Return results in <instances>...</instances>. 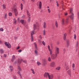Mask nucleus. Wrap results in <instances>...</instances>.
I'll list each match as a JSON object with an SVG mask.
<instances>
[{
    "label": "nucleus",
    "instance_id": "nucleus-1",
    "mask_svg": "<svg viewBox=\"0 0 79 79\" xmlns=\"http://www.w3.org/2000/svg\"><path fill=\"white\" fill-rule=\"evenodd\" d=\"M36 5H37V6H39V9H41V8H42V2L39 1L37 2Z\"/></svg>",
    "mask_w": 79,
    "mask_h": 79
},
{
    "label": "nucleus",
    "instance_id": "nucleus-2",
    "mask_svg": "<svg viewBox=\"0 0 79 79\" xmlns=\"http://www.w3.org/2000/svg\"><path fill=\"white\" fill-rule=\"evenodd\" d=\"M70 14H72V15L70 16V19L72 20H73V19H74V14L73 13V9L72 8L70 10Z\"/></svg>",
    "mask_w": 79,
    "mask_h": 79
},
{
    "label": "nucleus",
    "instance_id": "nucleus-3",
    "mask_svg": "<svg viewBox=\"0 0 79 79\" xmlns=\"http://www.w3.org/2000/svg\"><path fill=\"white\" fill-rule=\"evenodd\" d=\"M34 30H35V29H37V30H39V24H38V23L37 22L36 24H34Z\"/></svg>",
    "mask_w": 79,
    "mask_h": 79
},
{
    "label": "nucleus",
    "instance_id": "nucleus-4",
    "mask_svg": "<svg viewBox=\"0 0 79 79\" xmlns=\"http://www.w3.org/2000/svg\"><path fill=\"white\" fill-rule=\"evenodd\" d=\"M51 58L52 60H55L56 58L57 57V54L56 53V54H53L51 56Z\"/></svg>",
    "mask_w": 79,
    "mask_h": 79
},
{
    "label": "nucleus",
    "instance_id": "nucleus-5",
    "mask_svg": "<svg viewBox=\"0 0 79 79\" xmlns=\"http://www.w3.org/2000/svg\"><path fill=\"white\" fill-rule=\"evenodd\" d=\"M36 33H37V32H36V31L35 32V31L34 30H33L31 32V40H32V41H33V40H34V38H33V35H34V34H35Z\"/></svg>",
    "mask_w": 79,
    "mask_h": 79
},
{
    "label": "nucleus",
    "instance_id": "nucleus-6",
    "mask_svg": "<svg viewBox=\"0 0 79 79\" xmlns=\"http://www.w3.org/2000/svg\"><path fill=\"white\" fill-rule=\"evenodd\" d=\"M20 23H22V24H23L24 26L26 27V25H27L26 24V21L24 20L21 19L20 20Z\"/></svg>",
    "mask_w": 79,
    "mask_h": 79
},
{
    "label": "nucleus",
    "instance_id": "nucleus-7",
    "mask_svg": "<svg viewBox=\"0 0 79 79\" xmlns=\"http://www.w3.org/2000/svg\"><path fill=\"white\" fill-rule=\"evenodd\" d=\"M5 44L7 46L8 48H11V45H10V44H9V43L5 42Z\"/></svg>",
    "mask_w": 79,
    "mask_h": 79
},
{
    "label": "nucleus",
    "instance_id": "nucleus-8",
    "mask_svg": "<svg viewBox=\"0 0 79 79\" xmlns=\"http://www.w3.org/2000/svg\"><path fill=\"white\" fill-rule=\"evenodd\" d=\"M50 75L49 73H45L44 74V77L46 78H47L48 76Z\"/></svg>",
    "mask_w": 79,
    "mask_h": 79
},
{
    "label": "nucleus",
    "instance_id": "nucleus-9",
    "mask_svg": "<svg viewBox=\"0 0 79 79\" xmlns=\"http://www.w3.org/2000/svg\"><path fill=\"white\" fill-rule=\"evenodd\" d=\"M50 66H51V67H55V62H52L50 64Z\"/></svg>",
    "mask_w": 79,
    "mask_h": 79
},
{
    "label": "nucleus",
    "instance_id": "nucleus-10",
    "mask_svg": "<svg viewBox=\"0 0 79 79\" xmlns=\"http://www.w3.org/2000/svg\"><path fill=\"white\" fill-rule=\"evenodd\" d=\"M14 10L15 15L16 16H18V11H17V9L15 8L14 9Z\"/></svg>",
    "mask_w": 79,
    "mask_h": 79
},
{
    "label": "nucleus",
    "instance_id": "nucleus-11",
    "mask_svg": "<svg viewBox=\"0 0 79 79\" xmlns=\"http://www.w3.org/2000/svg\"><path fill=\"white\" fill-rule=\"evenodd\" d=\"M48 78L49 79H53V75L52 74L49 75Z\"/></svg>",
    "mask_w": 79,
    "mask_h": 79
},
{
    "label": "nucleus",
    "instance_id": "nucleus-12",
    "mask_svg": "<svg viewBox=\"0 0 79 79\" xmlns=\"http://www.w3.org/2000/svg\"><path fill=\"white\" fill-rule=\"evenodd\" d=\"M27 15H28V17L29 18V19H28V21H29V19H30V18H31V17H30V16H31V14H30V13H29V11L27 10Z\"/></svg>",
    "mask_w": 79,
    "mask_h": 79
},
{
    "label": "nucleus",
    "instance_id": "nucleus-13",
    "mask_svg": "<svg viewBox=\"0 0 79 79\" xmlns=\"http://www.w3.org/2000/svg\"><path fill=\"white\" fill-rule=\"evenodd\" d=\"M43 27L44 29H46V27H47V23L45 22L44 23Z\"/></svg>",
    "mask_w": 79,
    "mask_h": 79
},
{
    "label": "nucleus",
    "instance_id": "nucleus-14",
    "mask_svg": "<svg viewBox=\"0 0 79 79\" xmlns=\"http://www.w3.org/2000/svg\"><path fill=\"white\" fill-rule=\"evenodd\" d=\"M59 53V48L57 47L56 48V53L57 54H58Z\"/></svg>",
    "mask_w": 79,
    "mask_h": 79
},
{
    "label": "nucleus",
    "instance_id": "nucleus-15",
    "mask_svg": "<svg viewBox=\"0 0 79 79\" xmlns=\"http://www.w3.org/2000/svg\"><path fill=\"white\" fill-rule=\"evenodd\" d=\"M22 61V60L21 59H18V62L19 64H21V63Z\"/></svg>",
    "mask_w": 79,
    "mask_h": 79
},
{
    "label": "nucleus",
    "instance_id": "nucleus-16",
    "mask_svg": "<svg viewBox=\"0 0 79 79\" xmlns=\"http://www.w3.org/2000/svg\"><path fill=\"white\" fill-rule=\"evenodd\" d=\"M70 77H71V72L70 70H69L67 71Z\"/></svg>",
    "mask_w": 79,
    "mask_h": 79
},
{
    "label": "nucleus",
    "instance_id": "nucleus-17",
    "mask_svg": "<svg viewBox=\"0 0 79 79\" xmlns=\"http://www.w3.org/2000/svg\"><path fill=\"white\" fill-rule=\"evenodd\" d=\"M15 56L14 55H13V57H12V60H11V61H12V62H13V61H14L15 60Z\"/></svg>",
    "mask_w": 79,
    "mask_h": 79
},
{
    "label": "nucleus",
    "instance_id": "nucleus-18",
    "mask_svg": "<svg viewBox=\"0 0 79 79\" xmlns=\"http://www.w3.org/2000/svg\"><path fill=\"white\" fill-rule=\"evenodd\" d=\"M69 18H67L66 20H65V22H66V24H67V23H68L69 22Z\"/></svg>",
    "mask_w": 79,
    "mask_h": 79
},
{
    "label": "nucleus",
    "instance_id": "nucleus-19",
    "mask_svg": "<svg viewBox=\"0 0 79 79\" xmlns=\"http://www.w3.org/2000/svg\"><path fill=\"white\" fill-rule=\"evenodd\" d=\"M55 25L56 27V28H58V22L57 21L56 22Z\"/></svg>",
    "mask_w": 79,
    "mask_h": 79
},
{
    "label": "nucleus",
    "instance_id": "nucleus-20",
    "mask_svg": "<svg viewBox=\"0 0 79 79\" xmlns=\"http://www.w3.org/2000/svg\"><path fill=\"white\" fill-rule=\"evenodd\" d=\"M10 69L11 71H13V66H10Z\"/></svg>",
    "mask_w": 79,
    "mask_h": 79
},
{
    "label": "nucleus",
    "instance_id": "nucleus-21",
    "mask_svg": "<svg viewBox=\"0 0 79 79\" xmlns=\"http://www.w3.org/2000/svg\"><path fill=\"white\" fill-rule=\"evenodd\" d=\"M49 51H50V55L52 56V55H53V51H52V49H51V50H49Z\"/></svg>",
    "mask_w": 79,
    "mask_h": 79
},
{
    "label": "nucleus",
    "instance_id": "nucleus-22",
    "mask_svg": "<svg viewBox=\"0 0 79 79\" xmlns=\"http://www.w3.org/2000/svg\"><path fill=\"white\" fill-rule=\"evenodd\" d=\"M17 68H18V69H19V71H22V69H21L20 66H18Z\"/></svg>",
    "mask_w": 79,
    "mask_h": 79
},
{
    "label": "nucleus",
    "instance_id": "nucleus-23",
    "mask_svg": "<svg viewBox=\"0 0 79 79\" xmlns=\"http://www.w3.org/2000/svg\"><path fill=\"white\" fill-rule=\"evenodd\" d=\"M66 33H65L64 34V36L63 37L64 40H65L66 39Z\"/></svg>",
    "mask_w": 79,
    "mask_h": 79
},
{
    "label": "nucleus",
    "instance_id": "nucleus-24",
    "mask_svg": "<svg viewBox=\"0 0 79 79\" xmlns=\"http://www.w3.org/2000/svg\"><path fill=\"white\" fill-rule=\"evenodd\" d=\"M2 6L3 9H6V5L4 4H3Z\"/></svg>",
    "mask_w": 79,
    "mask_h": 79
},
{
    "label": "nucleus",
    "instance_id": "nucleus-25",
    "mask_svg": "<svg viewBox=\"0 0 79 79\" xmlns=\"http://www.w3.org/2000/svg\"><path fill=\"white\" fill-rule=\"evenodd\" d=\"M43 35H46V30H43Z\"/></svg>",
    "mask_w": 79,
    "mask_h": 79
},
{
    "label": "nucleus",
    "instance_id": "nucleus-26",
    "mask_svg": "<svg viewBox=\"0 0 79 79\" xmlns=\"http://www.w3.org/2000/svg\"><path fill=\"white\" fill-rule=\"evenodd\" d=\"M0 52L1 53H4V51L3 49H1L0 50Z\"/></svg>",
    "mask_w": 79,
    "mask_h": 79
},
{
    "label": "nucleus",
    "instance_id": "nucleus-27",
    "mask_svg": "<svg viewBox=\"0 0 79 79\" xmlns=\"http://www.w3.org/2000/svg\"><path fill=\"white\" fill-rule=\"evenodd\" d=\"M35 52L36 55H38V52L37 51V50H35Z\"/></svg>",
    "mask_w": 79,
    "mask_h": 79
},
{
    "label": "nucleus",
    "instance_id": "nucleus-28",
    "mask_svg": "<svg viewBox=\"0 0 79 79\" xmlns=\"http://www.w3.org/2000/svg\"><path fill=\"white\" fill-rule=\"evenodd\" d=\"M4 18L5 19H6V18H7V14H5L4 16Z\"/></svg>",
    "mask_w": 79,
    "mask_h": 79
},
{
    "label": "nucleus",
    "instance_id": "nucleus-29",
    "mask_svg": "<svg viewBox=\"0 0 79 79\" xmlns=\"http://www.w3.org/2000/svg\"><path fill=\"white\" fill-rule=\"evenodd\" d=\"M31 70L32 72V73H33L34 74H35V72H34V69H31Z\"/></svg>",
    "mask_w": 79,
    "mask_h": 79
},
{
    "label": "nucleus",
    "instance_id": "nucleus-30",
    "mask_svg": "<svg viewBox=\"0 0 79 79\" xmlns=\"http://www.w3.org/2000/svg\"><path fill=\"white\" fill-rule=\"evenodd\" d=\"M64 24V19H63L62 20V24L63 25Z\"/></svg>",
    "mask_w": 79,
    "mask_h": 79
},
{
    "label": "nucleus",
    "instance_id": "nucleus-31",
    "mask_svg": "<svg viewBox=\"0 0 79 79\" xmlns=\"http://www.w3.org/2000/svg\"><path fill=\"white\" fill-rule=\"evenodd\" d=\"M77 36H76V34H74V39L75 40H76V37H77Z\"/></svg>",
    "mask_w": 79,
    "mask_h": 79
},
{
    "label": "nucleus",
    "instance_id": "nucleus-32",
    "mask_svg": "<svg viewBox=\"0 0 79 79\" xmlns=\"http://www.w3.org/2000/svg\"><path fill=\"white\" fill-rule=\"evenodd\" d=\"M20 5H21V10H22L23 8V4L21 3Z\"/></svg>",
    "mask_w": 79,
    "mask_h": 79
},
{
    "label": "nucleus",
    "instance_id": "nucleus-33",
    "mask_svg": "<svg viewBox=\"0 0 79 79\" xmlns=\"http://www.w3.org/2000/svg\"><path fill=\"white\" fill-rule=\"evenodd\" d=\"M60 68H61V67H57L56 69L57 70H60Z\"/></svg>",
    "mask_w": 79,
    "mask_h": 79
},
{
    "label": "nucleus",
    "instance_id": "nucleus-34",
    "mask_svg": "<svg viewBox=\"0 0 79 79\" xmlns=\"http://www.w3.org/2000/svg\"><path fill=\"white\" fill-rule=\"evenodd\" d=\"M37 64H38V66H40V65L41 64V63H40L39 61L37 62Z\"/></svg>",
    "mask_w": 79,
    "mask_h": 79
},
{
    "label": "nucleus",
    "instance_id": "nucleus-35",
    "mask_svg": "<svg viewBox=\"0 0 79 79\" xmlns=\"http://www.w3.org/2000/svg\"><path fill=\"white\" fill-rule=\"evenodd\" d=\"M14 24H16V19H14Z\"/></svg>",
    "mask_w": 79,
    "mask_h": 79
},
{
    "label": "nucleus",
    "instance_id": "nucleus-36",
    "mask_svg": "<svg viewBox=\"0 0 79 79\" xmlns=\"http://www.w3.org/2000/svg\"><path fill=\"white\" fill-rule=\"evenodd\" d=\"M39 38L40 39V40H42V35H41L39 36Z\"/></svg>",
    "mask_w": 79,
    "mask_h": 79
},
{
    "label": "nucleus",
    "instance_id": "nucleus-37",
    "mask_svg": "<svg viewBox=\"0 0 79 79\" xmlns=\"http://www.w3.org/2000/svg\"><path fill=\"white\" fill-rule=\"evenodd\" d=\"M48 11L49 13H50L51 12V10H50V9H48Z\"/></svg>",
    "mask_w": 79,
    "mask_h": 79
},
{
    "label": "nucleus",
    "instance_id": "nucleus-38",
    "mask_svg": "<svg viewBox=\"0 0 79 79\" xmlns=\"http://www.w3.org/2000/svg\"><path fill=\"white\" fill-rule=\"evenodd\" d=\"M48 50H50L51 49H50V45H48Z\"/></svg>",
    "mask_w": 79,
    "mask_h": 79
},
{
    "label": "nucleus",
    "instance_id": "nucleus-39",
    "mask_svg": "<svg viewBox=\"0 0 79 79\" xmlns=\"http://www.w3.org/2000/svg\"><path fill=\"white\" fill-rule=\"evenodd\" d=\"M0 31H4V30L3 29V28H0Z\"/></svg>",
    "mask_w": 79,
    "mask_h": 79
},
{
    "label": "nucleus",
    "instance_id": "nucleus-40",
    "mask_svg": "<svg viewBox=\"0 0 79 79\" xmlns=\"http://www.w3.org/2000/svg\"><path fill=\"white\" fill-rule=\"evenodd\" d=\"M18 74H19V75H20V76H21V72H20V71H18Z\"/></svg>",
    "mask_w": 79,
    "mask_h": 79
},
{
    "label": "nucleus",
    "instance_id": "nucleus-41",
    "mask_svg": "<svg viewBox=\"0 0 79 79\" xmlns=\"http://www.w3.org/2000/svg\"><path fill=\"white\" fill-rule=\"evenodd\" d=\"M9 16H12V13H11L10 12L9 13Z\"/></svg>",
    "mask_w": 79,
    "mask_h": 79
},
{
    "label": "nucleus",
    "instance_id": "nucleus-42",
    "mask_svg": "<svg viewBox=\"0 0 79 79\" xmlns=\"http://www.w3.org/2000/svg\"><path fill=\"white\" fill-rule=\"evenodd\" d=\"M42 44L44 46H45V43L44 41L42 42Z\"/></svg>",
    "mask_w": 79,
    "mask_h": 79
},
{
    "label": "nucleus",
    "instance_id": "nucleus-43",
    "mask_svg": "<svg viewBox=\"0 0 79 79\" xmlns=\"http://www.w3.org/2000/svg\"><path fill=\"white\" fill-rule=\"evenodd\" d=\"M48 60L49 61H51V58L50 57H49L48 58Z\"/></svg>",
    "mask_w": 79,
    "mask_h": 79
},
{
    "label": "nucleus",
    "instance_id": "nucleus-44",
    "mask_svg": "<svg viewBox=\"0 0 79 79\" xmlns=\"http://www.w3.org/2000/svg\"><path fill=\"white\" fill-rule=\"evenodd\" d=\"M56 3H57V6L58 7L59 6V4H58V1H56Z\"/></svg>",
    "mask_w": 79,
    "mask_h": 79
},
{
    "label": "nucleus",
    "instance_id": "nucleus-45",
    "mask_svg": "<svg viewBox=\"0 0 79 79\" xmlns=\"http://www.w3.org/2000/svg\"><path fill=\"white\" fill-rule=\"evenodd\" d=\"M68 69H69V67L67 66L66 68V70L67 71V70H68Z\"/></svg>",
    "mask_w": 79,
    "mask_h": 79
},
{
    "label": "nucleus",
    "instance_id": "nucleus-46",
    "mask_svg": "<svg viewBox=\"0 0 79 79\" xmlns=\"http://www.w3.org/2000/svg\"><path fill=\"white\" fill-rule=\"evenodd\" d=\"M75 67V64H72V68H74Z\"/></svg>",
    "mask_w": 79,
    "mask_h": 79
},
{
    "label": "nucleus",
    "instance_id": "nucleus-47",
    "mask_svg": "<svg viewBox=\"0 0 79 79\" xmlns=\"http://www.w3.org/2000/svg\"><path fill=\"white\" fill-rule=\"evenodd\" d=\"M13 77L14 79H16V76H15V75H13Z\"/></svg>",
    "mask_w": 79,
    "mask_h": 79
},
{
    "label": "nucleus",
    "instance_id": "nucleus-48",
    "mask_svg": "<svg viewBox=\"0 0 79 79\" xmlns=\"http://www.w3.org/2000/svg\"><path fill=\"white\" fill-rule=\"evenodd\" d=\"M7 56V55L6 54H4V58H6Z\"/></svg>",
    "mask_w": 79,
    "mask_h": 79
},
{
    "label": "nucleus",
    "instance_id": "nucleus-49",
    "mask_svg": "<svg viewBox=\"0 0 79 79\" xmlns=\"http://www.w3.org/2000/svg\"><path fill=\"white\" fill-rule=\"evenodd\" d=\"M34 45L35 46V47L36 48L37 47V44H36V43H34Z\"/></svg>",
    "mask_w": 79,
    "mask_h": 79
},
{
    "label": "nucleus",
    "instance_id": "nucleus-50",
    "mask_svg": "<svg viewBox=\"0 0 79 79\" xmlns=\"http://www.w3.org/2000/svg\"><path fill=\"white\" fill-rule=\"evenodd\" d=\"M22 52V50H19L18 51V52H19V53H21V52Z\"/></svg>",
    "mask_w": 79,
    "mask_h": 79
},
{
    "label": "nucleus",
    "instance_id": "nucleus-51",
    "mask_svg": "<svg viewBox=\"0 0 79 79\" xmlns=\"http://www.w3.org/2000/svg\"><path fill=\"white\" fill-rule=\"evenodd\" d=\"M38 42L39 43H41L42 42V41L40 40H38Z\"/></svg>",
    "mask_w": 79,
    "mask_h": 79
},
{
    "label": "nucleus",
    "instance_id": "nucleus-52",
    "mask_svg": "<svg viewBox=\"0 0 79 79\" xmlns=\"http://www.w3.org/2000/svg\"><path fill=\"white\" fill-rule=\"evenodd\" d=\"M20 47H19V46H18L16 48L17 50H18L19 49Z\"/></svg>",
    "mask_w": 79,
    "mask_h": 79
},
{
    "label": "nucleus",
    "instance_id": "nucleus-53",
    "mask_svg": "<svg viewBox=\"0 0 79 79\" xmlns=\"http://www.w3.org/2000/svg\"><path fill=\"white\" fill-rule=\"evenodd\" d=\"M78 19H79V11H78Z\"/></svg>",
    "mask_w": 79,
    "mask_h": 79
},
{
    "label": "nucleus",
    "instance_id": "nucleus-54",
    "mask_svg": "<svg viewBox=\"0 0 79 79\" xmlns=\"http://www.w3.org/2000/svg\"><path fill=\"white\" fill-rule=\"evenodd\" d=\"M78 43H79V42H77V44H76L77 47V45H78Z\"/></svg>",
    "mask_w": 79,
    "mask_h": 79
},
{
    "label": "nucleus",
    "instance_id": "nucleus-55",
    "mask_svg": "<svg viewBox=\"0 0 79 79\" xmlns=\"http://www.w3.org/2000/svg\"><path fill=\"white\" fill-rule=\"evenodd\" d=\"M65 15L66 16V15H68V13H65Z\"/></svg>",
    "mask_w": 79,
    "mask_h": 79
},
{
    "label": "nucleus",
    "instance_id": "nucleus-56",
    "mask_svg": "<svg viewBox=\"0 0 79 79\" xmlns=\"http://www.w3.org/2000/svg\"><path fill=\"white\" fill-rule=\"evenodd\" d=\"M23 61L24 63H26V60H23Z\"/></svg>",
    "mask_w": 79,
    "mask_h": 79
},
{
    "label": "nucleus",
    "instance_id": "nucleus-57",
    "mask_svg": "<svg viewBox=\"0 0 79 79\" xmlns=\"http://www.w3.org/2000/svg\"><path fill=\"white\" fill-rule=\"evenodd\" d=\"M16 6L15 5H14L13 6V7H14V8H15V7H16Z\"/></svg>",
    "mask_w": 79,
    "mask_h": 79
},
{
    "label": "nucleus",
    "instance_id": "nucleus-58",
    "mask_svg": "<svg viewBox=\"0 0 79 79\" xmlns=\"http://www.w3.org/2000/svg\"><path fill=\"white\" fill-rule=\"evenodd\" d=\"M2 41L1 40H0V44H2Z\"/></svg>",
    "mask_w": 79,
    "mask_h": 79
},
{
    "label": "nucleus",
    "instance_id": "nucleus-59",
    "mask_svg": "<svg viewBox=\"0 0 79 79\" xmlns=\"http://www.w3.org/2000/svg\"><path fill=\"white\" fill-rule=\"evenodd\" d=\"M61 3L62 4H63V1H62L61 2Z\"/></svg>",
    "mask_w": 79,
    "mask_h": 79
},
{
    "label": "nucleus",
    "instance_id": "nucleus-60",
    "mask_svg": "<svg viewBox=\"0 0 79 79\" xmlns=\"http://www.w3.org/2000/svg\"><path fill=\"white\" fill-rule=\"evenodd\" d=\"M50 7H49V6H48L47 7V8H48H48H49Z\"/></svg>",
    "mask_w": 79,
    "mask_h": 79
},
{
    "label": "nucleus",
    "instance_id": "nucleus-61",
    "mask_svg": "<svg viewBox=\"0 0 79 79\" xmlns=\"http://www.w3.org/2000/svg\"><path fill=\"white\" fill-rule=\"evenodd\" d=\"M64 52H65V51H66V50L65 49H64Z\"/></svg>",
    "mask_w": 79,
    "mask_h": 79
},
{
    "label": "nucleus",
    "instance_id": "nucleus-62",
    "mask_svg": "<svg viewBox=\"0 0 79 79\" xmlns=\"http://www.w3.org/2000/svg\"><path fill=\"white\" fill-rule=\"evenodd\" d=\"M31 1H32V2H34V0H31Z\"/></svg>",
    "mask_w": 79,
    "mask_h": 79
},
{
    "label": "nucleus",
    "instance_id": "nucleus-63",
    "mask_svg": "<svg viewBox=\"0 0 79 79\" xmlns=\"http://www.w3.org/2000/svg\"><path fill=\"white\" fill-rule=\"evenodd\" d=\"M19 18H18V20L19 21Z\"/></svg>",
    "mask_w": 79,
    "mask_h": 79
},
{
    "label": "nucleus",
    "instance_id": "nucleus-64",
    "mask_svg": "<svg viewBox=\"0 0 79 79\" xmlns=\"http://www.w3.org/2000/svg\"><path fill=\"white\" fill-rule=\"evenodd\" d=\"M62 7H63V4L62 5Z\"/></svg>",
    "mask_w": 79,
    "mask_h": 79
}]
</instances>
